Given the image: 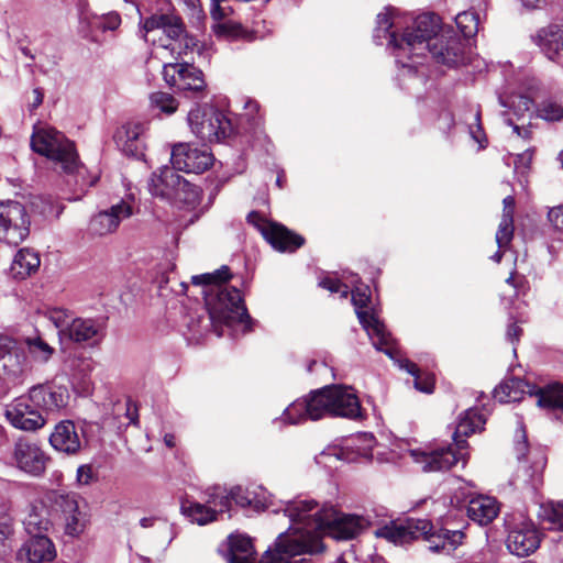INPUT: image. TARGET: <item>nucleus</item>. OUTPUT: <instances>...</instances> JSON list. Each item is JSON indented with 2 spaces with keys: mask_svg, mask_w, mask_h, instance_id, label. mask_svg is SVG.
Returning a JSON list of instances; mask_svg holds the SVG:
<instances>
[{
  "mask_svg": "<svg viewBox=\"0 0 563 563\" xmlns=\"http://www.w3.org/2000/svg\"><path fill=\"white\" fill-rule=\"evenodd\" d=\"M284 512L291 526L287 532L278 536L275 550H267L260 563H303L305 560L297 561L295 558L321 552L322 537L350 540L368 525L363 517L341 514L333 507L320 508L312 499L288 501Z\"/></svg>",
  "mask_w": 563,
  "mask_h": 563,
  "instance_id": "obj_1",
  "label": "nucleus"
},
{
  "mask_svg": "<svg viewBox=\"0 0 563 563\" xmlns=\"http://www.w3.org/2000/svg\"><path fill=\"white\" fill-rule=\"evenodd\" d=\"M486 419L475 408L467 409L459 419L454 439V450L452 446L440 448L431 451L413 449L409 450V455L415 463L421 465L423 472L448 471L457 462L466 463L465 454L461 451L466 448V440L463 438L483 429Z\"/></svg>",
  "mask_w": 563,
  "mask_h": 563,
  "instance_id": "obj_2",
  "label": "nucleus"
},
{
  "mask_svg": "<svg viewBox=\"0 0 563 563\" xmlns=\"http://www.w3.org/2000/svg\"><path fill=\"white\" fill-rule=\"evenodd\" d=\"M375 536L384 538L396 545H405L417 539L429 542V549L433 552L451 553L462 543L464 533L460 530L441 529L434 531L431 521L427 519L407 518L402 521H393L375 531Z\"/></svg>",
  "mask_w": 563,
  "mask_h": 563,
  "instance_id": "obj_3",
  "label": "nucleus"
},
{
  "mask_svg": "<svg viewBox=\"0 0 563 563\" xmlns=\"http://www.w3.org/2000/svg\"><path fill=\"white\" fill-rule=\"evenodd\" d=\"M202 295L214 332L221 336L223 325L247 324L251 317L241 291L231 284H192Z\"/></svg>",
  "mask_w": 563,
  "mask_h": 563,
  "instance_id": "obj_4",
  "label": "nucleus"
},
{
  "mask_svg": "<svg viewBox=\"0 0 563 563\" xmlns=\"http://www.w3.org/2000/svg\"><path fill=\"white\" fill-rule=\"evenodd\" d=\"M331 294H340L346 298L349 292L352 295V302L356 309L357 317L363 328L366 330L373 345L377 351L384 352L389 357H395L396 341L385 324L376 314L365 310L372 303V287L369 284H356L354 289L349 284H320Z\"/></svg>",
  "mask_w": 563,
  "mask_h": 563,
  "instance_id": "obj_5",
  "label": "nucleus"
},
{
  "mask_svg": "<svg viewBox=\"0 0 563 563\" xmlns=\"http://www.w3.org/2000/svg\"><path fill=\"white\" fill-rule=\"evenodd\" d=\"M441 30V20L435 13H423L418 15L412 26L406 27L401 32L400 40L394 34L390 35L394 54L397 62L406 56L409 59L417 56H423L429 43L439 36Z\"/></svg>",
  "mask_w": 563,
  "mask_h": 563,
  "instance_id": "obj_6",
  "label": "nucleus"
},
{
  "mask_svg": "<svg viewBox=\"0 0 563 563\" xmlns=\"http://www.w3.org/2000/svg\"><path fill=\"white\" fill-rule=\"evenodd\" d=\"M31 147L35 153L59 163L67 174L78 168L75 143L53 128L36 130L31 137Z\"/></svg>",
  "mask_w": 563,
  "mask_h": 563,
  "instance_id": "obj_7",
  "label": "nucleus"
},
{
  "mask_svg": "<svg viewBox=\"0 0 563 563\" xmlns=\"http://www.w3.org/2000/svg\"><path fill=\"white\" fill-rule=\"evenodd\" d=\"M187 121L191 132L203 142L218 143L234 133L231 120L213 106L196 104Z\"/></svg>",
  "mask_w": 563,
  "mask_h": 563,
  "instance_id": "obj_8",
  "label": "nucleus"
},
{
  "mask_svg": "<svg viewBox=\"0 0 563 563\" xmlns=\"http://www.w3.org/2000/svg\"><path fill=\"white\" fill-rule=\"evenodd\" d=\"M163 75L165 81L186 98L203 99L207 96L205 75L192 64L175 63L165 65Z\"/></svg>",
  "mask_w": 563,
  "mask_h": 563,
  "instance_id": "obj_9",
  "label": "nucleus"
},
{
  "mask_svg": "<svg viewBox=\"0 0 563 563\" xmlns=\"http://www.w3.org/2000/svg\"><path fill=\"white\" fill-rule=\"evenodd\" d=\"M30 216L21 202H0V240L18 246L30 235Z\"/></svg>",
  "mask_w": 563,
  "mask_h": 563,
  "instance_id": "obj_10",
  "label": "nucleus"
},
{
  "mask_svg": "<svg viewBox=\"0 0 563 563\" xmlns=\"http://www.w3.org/2000/svg\"><path fill=\"white\" fill-rule=\"evenodd\" d=\"M324 416H331V409L328 393L322 387L290 404L285 409L282 419L288 423L297 424L308 419L319 420Z\"/></svg>",
  "mask_w": 563,
  "mask_h": 563,
  "instance_id": "obj_11",
  "label": "nucleus"
},
{
  "mask_svg": "<svg viewBox=\"0 0 563 563\" xmlns=\"http://www.w3.org/2000/svg\"><path fill=\"white\" fill-rule=\"evenodd\" d=\"M213 159L212 153L206 146L197 147L190 143H179L172 148V165L187 174L205 173L213 165Z\"/></svg>",
  "mask_w": 563,
  "mask_h": 563,
  "instance_id": "obj_12",
  "label": "nucleus"
},
{
  "mask_svg": "<svg viewBox=\"0 0 563 563\" xmlns=\"http://www.w3.org/2000/svg\"><path fill=\"white\" fill-rule=\"evenodd\" d=\"M54 501L64 516L66 533L71 537L82 533L89 521L87 503L75 493H58Z\"/></svg>",
  "mask_w": 563,
  "mask_h": 563,
  "instance_id": "obj_13",
  "label": "nucleus"
},
{
  "mask_svg": "<svg viewBox=\"0 0 563 563\" xmlns=\"http://www.w3.org/2000/svg\"><path fill=\"white\" fill-rule=\"evenodd\" d=\"M8 421L16 429L36 431L45 426L46 420L33 404L31 394L20 396L5 407Z\"/></svg>",
  "mask_w": 563,
  "mask_h": 563,
  "instance_id": "obj_14",
  "label": "nucleus"
},
{
  "mask_svg": "<svg viewBox=\"0 0 563 563\" xmlns=\"http://www.w3.org/2000/svg\"><path fill=\"white\" fill-rule=\"evenodd\" d=\"M375 445V438L368 433H362L350 438L342 446H331L324 450L318 460V463H327L328 460L335 459L345 462H356L358 459H371Z\"/></svg>",
  "mask_w": 563,
  "mask_h": 563,
  "instance_id": "obj_15",
  "label": "nucleus"
},
{
  "mask_svg": "<svg viewBox=\"0 0 563 563\" xmlns=\"http://www.w3.org/2000/svg\"><path fill=\"white\" fill-rule=\"evenodd\" d=\"M0 366L14 385L22 383V377L29 369L24 350L14 339L4 334H0Z\"/></svg>",
  "mask_w": 563,
  "mask_h": 563,
  "instance_id": "obj_16",
  "label": "nucleus"
},
{
  "mask_svg": "<svg viewBox=\"0 0 563 563\" xmlns=\"http://www.w3.org/2000/svg\"><path fill=\"white\" fill-rule=\"evenodd\" d=\"M428 51L437 63L455 67L464 64V44L454 31L449 30L429 43Z\"/></svg>",
  "mask_w": 563,
  "mask_h": 563,
  "instance_id": "obj_17",
  "label": "nucleus"
},
{
  "mask_svg": "<svg viewBox=\"0 0 563 563\" xmlns=\"http://www.w3.org/2000/svg\"><path fill=\"white\" fill-rule=\"evenodd\" d=\"M13 459L16 466L32 475H40L46 467L48 457L35 443L25 438L19 439L13 448Z\"/></svg>",
  "mask_w": 563,
  "mask_h": 563,
  "instance_id": "obj_18",
  "label": "nucleus"
},
{
  "mask_svg": "<svg viewBox=\"0 0 563 563\" xmlns=\"http://www.w3.org/2000/svg\"><path fill=\"white\" fill-rule=\"evenodd\" d=\"M331 416L356 419L361 417V404L351 387L342 385L325 386Z\"/></svg>",
  "mask_w": 563,
  "mask_h": 563,
  "instance_id": "obj_19",
  "label": "nucleus"
},
{
  "mask_svg": "<svg viewBox=\"0 0 563 563\" xmlns=\"http://www.w3.org/2000/svg\"><path fill=\"white\" fill-rule=\"evenodd\" d=\"M506 543L512 554L528 556L539 548L540 537L531 522L522 521L509 529Z\"/></svg>",
  "mask_w": 563,
  "mask_h": 563,
  "instance_id": "obj_20",
  "label": "nucleus"
},
{
  "mask_svg": "<svg viewBox=\"0 0 563 563\" xmlns=\"http://www.w3.org/2000/svg\"><path fill=\"white\" fill-rule=\"evenodd\" d=\"M133 214V207L125 200L111 206L109 210L100 211L89 223V230L97 235H106L114 232L123 219Z\"/></svg>",
  "mask_w": 563,
  "mask_h": 563,
  "instance_id": "obj_21",
  "label": "nucleus"
},
{
  "mask_svg": "<svg viewBox=\"0 0 563 563\" xmlns=\"http://www.w3.org/2000/svg\"><path fill=\"white\" fill-rule=\"evenodd\" d=\"M49 443L60 453L76 455L86 442L71 420H63L55 426L49 435Z\"/></svg>",
  "mask_w": 563,
  "mask_h": 563,
  "instance_id": "obj_22",
  "label": "nucleus"
},
{
  "mask_svg": "<svg viewBox=\"0 0 563 563\" xmlns=\"http://www.w3.org/2000/svg\"><path fill=\"white\" fill-rule=\"evenodd\" d=\"M534 42L549 60L563 66V24L550 23L539 29Z\"/></svg>",
  "mask_w": 563,
  "mask_h": 563,
  "instance_id": "obj_23",
  "label": "nucleus"
},
{
  "mask_svg": "<svg viewBox=\"0 0 563 563\" xmlns=\"http://www.w3.org/2000/svg\"><path fill=\"white\" fill-rule=\"evenodd\" d=\"M264 240L279 253H295L306 244L303 235L288 229L283 223L269 224L263 232Z\"/></svg>",
  "mask_w": 563,
  "mask_h": 563,
  "instance_id": "obj_24",
  "label": "nucleus"
},
{
  "mask_svg": "<svg viewBox=\"0 0 563 563\" xmlns=\"http://www.w3.org/2000/svg\"><path fill=\"white\" fill-rule=\"evenodd\" d=\"M545 387H537L520 378H509L504 380L494 390V398L499 402H515L522 399L525 394L533 396L539 400L540 394Z\"/></svg>",
  "mask_w": 563,
  "mask_h": 563,
  "instance_id": "obj_25",
  "label": "nucleus"
},
{
  "mask_svg": "<svg viewBox=\"0 0 563 563\" xmlns=\"http://www.w3.org/2000/svg\"><path fill=\"white\" fill-rule=\"evenodd\" d=\"M232 500L241 507L252 506L254 494L241 486L233 487L229 492L220 486L208 489V503L219 507L220 511L229 510Z\"/></svg>",
  "mask_w": 563,
  "mask_h": 563,
  "instance_id": "obj_26",
  "label": "nucleus"
},
{
  "mask_svg": "<svg viewBox=\"0 0 563 563\" xmlns=\"http://www.w3.org/2000/svg\"><path fill=\"white\" fill-rule=\"evenodd\" d=\"M29 391L33 404L47 411L59 410L68 404L69 395L63 387L37 385L30 388Z\"/></svg>",
  "mask_w": 563,
  "mask_h": 563,
  "instance_id": "obj_27",
  "label": "nucleus"
},
{
  "mask_svg": "<svg viewBox=\"0 0 563 563\" xmlns=\"http://www.w3.org/2000/svg\"><path fill=\"white\" fill-rule=\"evenodd\" d=\"M18 556L30 563H47L55 559L56 550L53 542L45 536L31 537L20 549Z\"/></svg>",
  "mask_w": 563,
  "mask_h": 563,
  "instance_id": "obj_28",
  "label": "nucleus"
},
{
  "mask_svg": "<svg viewBox=\"0 0 563 563\" xmlns=\"http://www.w3.org/2000/svg\"><path fill=\"white\" fill-rule=\"evenodd\" d=\"M181 177L174 166H163L158 169V173L154 172L152 174L148 190L155 197L170 200L175 196V188L179 186Z\"/></svg>",
  "mask_w": 563,
  "mask_h": 563,
  "instance_id": "obj_29",
  "label": "nucleus"
},
{
  "mask_svg": "<svg viewBox=\"0 0 563 563\" xmlns=\"http://www.w3.org/2000/svg\"><path fill=\"white\" fill-rule=\"evenodd\" d=\"M142 29L145 33L162 29L169 38L178 40L185 32V24L178 14L155 13L144 20Z\"/></svg>",
  "mask_w": 563,
  "mask_h": 563,
  "instance_id": "obj_30",
  "label": "nucleus"
},
{
  "mask_svg": "<svg viewBox=\"0 0 563 563\" xmlns=\"http://www.w3.org/2000/svg\"><path fill=\"white\" fill-rule=\"evenodd\" d=\"M104 325L95 319L75 318L66 330H62L74 342H86L103 335Z\"/></svg>",
  "mask_w": 563,
  "mask_h": 563,
  "instance_id": "obj_31",
  "label": "nucleus"
},
{
  "mask_svg": "<svg viewBox=\"0 0 563 563\" xmlns=\"http://www.w3.org/2000/svg\"><path fill=\"white\" fill-rule=\"evenodd\" d=\"M499 512L497 500L489 496L472 498L467 505V516L481 526L490 523Z\"/></svg>",
  "mask_w": 563,
  "mask_h": 563,
  "instance_id": "obj_32",
  "label": "nucleus"
},
{
  "mask_svg": "<svg viewBox=\"0 0 563 563\" xmlns=\"http://www.w3.org/2000/svg\"><path fill=\"white\" fill-rule=\"evenodd\" d=\"M41 265V258L37 252L23 247L20 249L11 264L10 272L15 279L24 280L32 277Z\"/></svg>",
  "mask_w": 563,
  "mask_h": 563,
  "instance_id": "obj_33",
  "label": "nucleus"
},
{
  "mask_svg": "<svg viewBox=\"0 0 563 563\" xmlns=\"http://www.w3.org/2000/svg\"><path fill=\"white\" fill-rule=\"evenodd\" d=\"M180 509L186 517L200 526L214 521L217 515L221 512L219 507L208 503V490L206 492L205 504L186 499L181 503Z\"/></svg>",
  "mask_w": 563,
  "mask_h": 563,
  "instance_id": "obj_34",
  "label": "nucleus"
},
{
  "mask_svg": "<svg viewBox=\"0 0 563 563\" xmlns=\"http://www.w3.org/2000/svg\"><path fill=\"white\" fill-rule=\"evenodd\" d=\"M229 563H256L252 540L243 534H232L229 538Z\"/></svg>",
  "mask_w": 563,
  "mask_h": 563,
  "instance_id": "obj_35",
  "label": "nucleus"
},
{
  "mask_svg": "<svg viewBox=\"0 0 563 563\" xmlns=\"http://www.w3.org/2000/svg\"><path fill=\"white\" fill-rule=\"evenodd\" d=\"M398 364L401 369H405L415 377V387L422 391L430 394L433 391L434 377L431 374H422L418 368L417 364L408 358H404L399 354L398 345L396 344L395 357H390Z\"/></svg>",
  "mask_w": 563,
  "mask_h": 563,
  "instance_id": "obj_36",
  "label": "nucleus"
},
{
  "mask_svg": "<svg viewBox=\"0 0 563 563\" xmlns=\"http://www.w3.org/2000/svg\"><path fill=\"white\" fill-rule=\"evenodd\" d=\"M537 115L549 122L563 120V93L549 96L539 102Z\"/></svg>",
  "mask_w": 563,
  "mask_h": 563,
  "instance_id": "obj_37",
  "label": "nucleus"
},
{
  "mask_svg": "<svg viewBox=\"0 0 563 563\" xmlns=\"http://www.w3.org/2000/svg\"><path fill=\"white\" fill-rule=\"evenodd\" d=\"M201 196V189L181 177L179 186L175 188V196L172 197L170 201L180 202L188 207H195L199 203Z\"/></svg>",
  "mask_w": 563,
  "mask_h": 563,
  "instance_id": "obj_38",
  "label": "nucleus"
},
{
  "mask_svg": "<svg viewBox=\"0 0 563 563\" xmlns=\"http://www.w3.org/2000/svg\"><path fill=\"white\" fill-rule=\"evenodd\" d=\"M539 517L548 529L563 530V501L542 505Z\"/></svg>",
  "mask_w": 563,
  "mask_h": 563,
  "instance_id": "obj_39",
  "label": "nucleus"
},
{
  "mask_svg": "<svg viewBox=\"0 0 563 563\" xmlns=\"http://www.w3.org/2000/svg\"><path fill=\"white\" fill-rule=\"evenodd\" d=\"M24 528L31 537L43 536L51 525L46 511L32 508L23 520Z\"/></svg>",
  "mask_w": 563,
  "mask_h": 563,
  "instance_id": "obj_40",
  "label": "nucleus"
},
{
  "mask_svg": "<svg viewBox=\"0 0 563 563\" xmlns=\"http://www.w3.org/2000/svg\"><path fill=\"white\" fill-rule=\"evenodd\" d=\"M538 406L543 409H561L563 411V386L559 383L545 386L540 394Z\"/></svg>",
  "mask_w": 563,
  "mask_h": 563,
  "instance_id": "obj_41",
  "label": "nucleus"
},
{
  "mask_svg": "<svg viewBox=\"0 0 563 563\" xmlns=\"http://www.w3.org/2000/svg\"><path fill=\"white\" fill-rule=\"evenodd\" d=\"M150 107L166 115H172L178 110L179 102L168 92L155 91L150 95Z\"/></svg>",
  "mask_w": 563,
  "mask_h": 563,
  "instance_id": "obj_42",
  "label": "nucleus"
},
{
  "mask_svg": "<svg viewBox=\"0 0 563 563\" xmlns=\"http://www.w3.org/2000/svg\"><path fill=\"white\" fill-rule=\"evenodd\" d=\"M25 345L32 358L40 363L48 362L55 352L41 336L26 338Z\"/></svg>",
  "mask_w": 563,
  "mask_h": 563,
  "instance_id": "obj_43",
  "label": "nucleus"
},
{
  "mask_svg": "<svg viewBox=\"0 0 563 563\" xmlns=\"http://www.w3.org/2000/svg\"><path fill=\"white\" fill-rule=\"evenodd\" d=\"M140 526L145 529L157 527L163 534V541L167 545L170 544L177 536L175 526L162 517H144L140 520Z\"/></svg>",
  "mask_w": 563,
  "mask_h": 563,
  "instance_id": "obj_44",
  "label": "nucleus"
},
{
  "mask_svg": "<svg viewBox=\"0 0 563 563\" xmlns=\"http://www.w3.org/2000/svg\"><path fill=\"white\" fill-rule=\"evenodd\" d=\"M455 23L465 38L475 36L478 32L479 20L475 12L464 11L455 16Z\"/></svg>",
  "mask_w": 563,
  "mask_h": 563,
  "instance_id": "obj_45",
  "label": "nucleus"
},
{
  "mask_svg": "<svg viewBox=\"0 0 563 563\" xmlns=\"http://www.w3.org/2000/svg\"><path fill=\"white\" fill-rule=\"evenodd\" d=\"M376 29H375V37L376 38H387L388 45L393 47V43L390 42V35L394 34L400 40L401 33L399 34L398 31L395 29V22L393 20V16L389 12L379 13L376 18Z\"/></svg>",
  "mask_w": 563,
  "mask_h": 563,
  "instance_id": "obj_46",
  "label": "nucleus"
},
{
  "mask_svg": "<svg viewBox=\"0 0 563 563\" xmlns=\"http://www.w3.org/2000/svg\"><path fill=\"white\" fill-rule=\"evenodd\" d=\"M216 33L234 40L242 38L245 41H252L254 38L253 34L249 32L241 23L232 21L218 24Z\"/></svg>",
  "mask_w": 563,
  "mask_h": 563,
  "instance_id": "obj_47",
  "label": "nucleus"
},
{
  "mask_svg": "<svg viewBox=\"0 0 563 563\" xmlns=\"http://www.w3.org/2000/svg\"><path fill=\"white\" fill-rule=\"evenodd\" d=\"M515 224L514 220L501 219L496 232V243L499 249H507L514 238Z\"/></svg>",
  "mask_w": 563,
  "mask_h": 563,
  "instance_id": "obj_48",
  "label": "nucleus"
},
{
  "mask_svg": "<svg viewBox=\"0 0 563 563\" xmlns=\"http://www.w3.org/2000/svg\"><path fill=\"white\" fill-rule=\"evenodd\" d=\"M44 316L57 328L59 333L63 334L62 330H66L69 325V319L71 313L63 308H47L43 312Z\"/></svg>",
  "mask_w": 563,
  "mask_h": 563,
  "instance_id": "obj_49",
  "label": "nucleus"
},
{
  "mask_svg": "<svg viewBox=\"0 0 563 563\" xmlns=\"http://www.w3.org/2000/svg\"><path fill=\"white\" fill-rule=\"evenodd\" d=\"M547 218L558 239L563 240V205L550 208Z\"/></svg>",
  "mask_w": 563,
  "mask_h": 563,
  "instance_id": "obj_50",
  "label": "nucleus"
},
{
  "mask_svg": "<svg viewBox=\"0 0 563 563\" xmlns=\"http://www.w3.org/2000/svg\"><path fill=\"white\" fill-rule=\"evenodd\" d=\"M246 221L249 224L256 228L262 235H263V232L265 230H267L269 224L276 223V221L266 219L260 211H256V210H253L247 214Z\"/></svg>",
  "mask_w": 563,
  "mask_h": 563,
  "instance_id": "obj_51",
  "label": "nucleus"
},
{
  "mask_svg": "<svg viewBox=\"0 0 563 563\" xmlns=\"http://www.w3.org/2000/svg\"><path fill=\"white\" fill-rule=\"evenodd\" d=\"M533 155H534L533 148H528L525 152L518 154L514 162L516 170L521 174L528 173L531 167Z\"/></svg>",
  "mask_w": 563,
  "mask_h": 563,
  "instance_id": "obj_52",
  "label": "nucleus"
},
{
  "mask_svg": "<svg viewBox=\"0 0 563 563\" xmlns=\"http://www.w3.org/2000/svg\"><path fill=\"white\" fill-rule=\"evenodd\" d=\"M122 23L121 15L117 11H111L101 16V22L98 25L102 31H115Z\"/></svg>",
  "mask_w": 563,
  "mask_h": 563,
  "instance_id": "obj_53",
  "label": "nucleus"
},
{
  "mask_svg": "<svg viewBox=\"0 0 563 563\" xmlns=\"http://www.w3.org/2000/svg\"><path fill=\"white\" fill-rule=\"evenodd\" d=\"M71 369L81 377H86L93 368V362L89 357H77L70 362Z\"/></svg>",
  "mask_w": 563,
  "mask_h": 563,
  "instance_id": "obj_54",
  "label": "nucleus"
},
{
  "mask_svg": "<svg viewBox=\"0 0 563 563\" xmlns=\"http://www.w3.org/2000/svg\"><path fill=\"white\" fill-rule=\"evenodd\" d=\"M139 133L135 129L131 130L128 126H122L114 134V140L120 145L122 142L123 144V151H128L129 142H133L137 139Z\"/></svg>",
  "mask_w": 563,
  "mask_h": 563,
  "instance_id": "obj_55",
  "label": "nucleus"
},
{
  "mask_svg": "<svg viewBox=\"0 0 563 563\" xmlns=\"http://www.w3.org/2000/svg\"><path fill=\"white\" fill-rule=\"evenodd\" d=\"M516 437L518 440L516 441L515 450L517 452L518 460H522L526 457V453L529 452V450L526 439V431L521 422H519Z\"/></svg>",
  "mask_w": 563,
  "mask_h": 563,
  "instance_id": "obj_56",
  "label": "nucleus"
},
{
  "mask_svg": "<svg viewBox=\"0 0 563 563\" xmlns=\"http://www.w3.org/2000/svg\"><path fill=\"white\" fill-rule=\"evenodd\" d=\"M210 279L221 280V282H231L236 276L231 272V268L228 265H222L220 268L210 273Z\"/></svg>",
  "mask_w": 563,
  "mask_h": 563,
  "instance_id": "obj_57",
  "label": "nucleus"
},
{
  "mask_svg": "<svg viewBox=\"0 0 563 563\" xmlns=\"http://www.w3.org/2000/svg\"><path fill=\"white\" fill-rule=\"evenodd\" d=\"M517 102L515 103L514 102V110H515V113L518 114L519 112H525V111H530L531 108L533 107V100L532 98L528 97V96H525V95H519L517 96Z\"/></svg>",
  "mask_w": 563,
  "mask_h": 563,
  "instance_id": "obj_58",
  "label": "nucleus"
},
{
  "mask_svg": "<svg viewBox=\"0 0 563 563\" xmlns=\"http://www.w3.org/2000/svg\"><path fill=\"white\" fill-rule=\"evenodd\" d=\"M503 206L504 207H503L501 219L514 220L515 208H516L515 197L511 195L505 197L503 200Z\"/></svg>",
  "mask_w": 563,
  "mask_h": 563,
  "instance_id": "obj_59",
  "label": "nucleus"
},
{
  "mask_svg": "<svg viewBox=\"0 0 563 563\" xmlns=\"http://www.w3.org/2000/svg\"><path fill=\"white\" fill-rule=\"evenodd\" d=\"M93 478V472L90 465H80L77 470V482L80 485H88Z\"/></svg>",
  "mask_w": 563,
  "mask_h": 563,
  "instance_id": "obj_60",
  "label": "nucleus"
},
{
  "mask_svg": "<svg viewBox=\"0 0 563 563\" xmlns=\"http://www.w3.org/2000/svg\"><path fill=\"white\" fill-rule=\"evenodd\" d=\"M181 43H180V52L179 53H187V51H192L198 45V40L186 33V31L183 33Z\"/></svg>",
  "mask_w": 563,
  "mask_h": 563,
  "instance_id": "obj_61",
  "label": "nucleus"
},
{
  "mask_svg": "<svg viewBox=\"0 0 563 563\" xmlns=\"http://www.w3.org/2000/svg\"><path fill=\"white\" fill-rule=\"evenodd\" d=\"M521 334H522V329L519 325L510 324L508 327L506 336H507L508 341H510L511 343H516L520 340Z\"/></svg>",
  "mask_w": 563,
  "mask_h": 563,
  "instance_id": "obj_62",
  "label": "nucleus"
},
{
  "mask_svg": "<svg viewBox=\"0 0 563 563\" xmlns=\"http://www.w3.org/2000/svg\"><path fill=\"white\" fill-rule=\"evenodd\" d=\"M508 122L510 125H512L514 132L517 133L518 136L525 140H529L531 137V130L529 128L512 124L511 120H509Z\"/></svg>",
  "mask_w": 563,
  "mask_h": 563,
  "instance_id": "obj_63",
  "label": "nucleus"
},
{
  "mask_svg": "<svg viewBox=\"0 0 563 563\" xmlns=\"http://www.w3.org/2000/svg\"><path fill=\"white\" fill-rule=\"evenodd\" d=\"M32 93H33V100H32L31 106L33 109H36L43 102L44 92L41 88H35V89H33Z\"/></svg>",
  "mask_w": 563,
  "mask_h": 563,
  "instance_id": "obj_64",
  "label": "nucleus"
}]
</instances>
